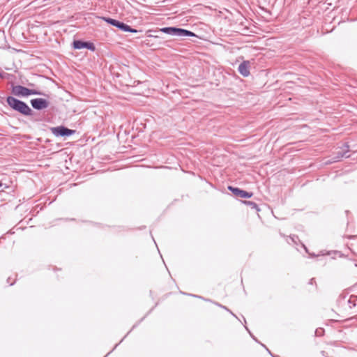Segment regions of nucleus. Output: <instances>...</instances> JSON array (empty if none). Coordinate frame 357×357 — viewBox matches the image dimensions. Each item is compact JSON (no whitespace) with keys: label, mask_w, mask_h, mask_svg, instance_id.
<instances>
[{"label":"nucleus","mask_w":357,"mask_h":357,"mask_svg":"<svg viewBox=\"0 0 357 357\" xmlns=\"http://www.w3.org/2000/svg\"><path fill=\"white\" fill-rule=\"evenodd\" d=\"M8 105L14 110L20 112V114L29 116L32 114V110L29 105L24 102L20 100L13 96L7 98Z\"/></svg>","instance_id":"nucleus-1"},{"label":"nucleus","mask_w":357,"mask_h":357,"mask_svg":"<svg viewBox=\"0 0 357 357\" xmlns=\"http://www.w3.org/2000/svg\"><path fill=\"white\" fill-rule=\"evenodd\" d=\"M160 31L169 35L175 36L181 38L196 36L195 33L190 31L173 26L162 28L160 29Z\"/></svg>","instance_id":"nucleus-2"},{"label":"nucleus","mask_w":357,"mask_h":357,"mask_svg":"<svg viewBox=\"0 0 357 357\" xmlns=\"http://www.w3.org/2000/svg\"><path fill=\"white\" fill-rule=\"evenodd\" d=\"M12 92L15 96L23 97L30 95H41V93L38 91L29 89L20 85L13 86Z\"/></svg>","instance_id":"nucleus-3"},{"label":"nucleus","mask_w":357,"mask_h":357,"mask_svg":"<svg viewBox=\"0 0 357 357\" xmlns=\"http://www.w3.org/2000/svg\"><path fill=\"white\" fill-rule=\"evenodd\" d=\"M50 130L52 133L56 137L70 136L75 132V130L69 129L63 126L52 127L50 128Z\"/></svg>","instance_id":"nucleus-4"},{"label":"nucleus","mask_w":357,"mask_h":357,"mask_svg":"<svg viewBox=\"0 0 357 357\" xmlns=\"http://www.w3.org/2000/svg\"><path fill=\"white\" fill-rule=\"evenodd\" d=\"M31 105L35 109L41 110L49 106V102L43 98H35L31 100Z\"/></svg>","instance_id":"nucleus-5"},{"label":"nucleus","mask_w":357,"mask_h":357,"mask_svg":"<svg viewBox=\"0 0 357 357\" xmlns=\"http://www.w3.org/2000/svg\"><path fill=\"white\" fill-rule=\"evenodd\" d=\"M228 189L231 192H232V193L235 196L238 197L250 198V197H251L252 196V192H248L247 191L241 190V189H239L238 188H235V187H232V186H229Z\"/></svg>","instance_id":"nucleus-6"},{"label":"nucleus","mask_w":357,"mask_h":357,"mask_svg":"<svg viewBox=\"0 0 357 357\" xmlns=\"http://www.w3.org/2000/svg\"><path fill=\"white\" fill-rule=\"evenodd\" d=\"M250 62L249 61H243L238 66V70L243 77H248L250 75Z\"/></svg>","instance_id":"nucleus-7"},{"label":"nucleus","mask_w":357,"mask_h":357,"mask_svg":"<svg viewBox=\"0 0 357 357\" xmlns=\"http://www.w3.org/2000/svg\"><path fill=\"white\" fill-rule=\"evenodd\" d=\"M73 47L75 49L77 50H80L82 48H87L89 50H93L95 49L93 43L89 42H84L82 40H74Z\"/></svg>","instance_id":"nucleus-8"},{"label":"nucleus","mask_w":357,"mask_h":357,"mask_svg":"<svg viewBox=\"0 0 357 357\" xmlns=\"http://www.w3.org/2000/svg\"><path fill=\"white\" fill-rule=\"evenodd\" d=\"M116 27L119 28V29H121L123 31H126V32L137 33L139 31L138 30L133 29L131 26H130L129 25L122 22H120V21Z\"/></svg>","instance_id":"nucleus-9"},{"label":"nucleus","mask_w":357,"mask_h":357,"mask_svg":"<svg viewBox=\"0 0 357 357\" xmlns=\"http://www.w3.org/2000/svg\"><path fill=\"white\" fill-rule=\"evenodd\" d=\"M102 20H103L105 22H107L108 24L114 26H117L119 21L116 20H114V19H112L110 17H101Z\"/></svg>","instance_id":"nucleus-10"},{"label":"nucleus","mask_w":357,"mask_h":357,"mask_svg":"<svg viewBox=\"0 0 357 357\" xmlns=\"http://www.w3.org/2000/svg\"><path fill=\"white\" fill-rule=\"evenodd\" d=\"M347 151H338L337 152V155L336 157L334 158V159L335 160H340L341 158H348L349 155H347L346 153H347Z\"/></svg>","instance_id":"nucleus-11"},{"label":"nucleus","mask_w":357,"mask_h":357,"mask_svg":"<svg viewBox=\"0 0 357 357\" xmlns=\"http://www.w3.org/2000/svg\"><path fill=\"white\" fill-rule=\"evenodd\" d=\"M357 301V296H351L349 300L347 301L348 303L349 304V307H352V306H355L356 303L355 301Z\"/></svg>","instance_id":"nucleus-12"},{"label":"nucleus","mask_w":357,"mask_h":357,"mask_svg":"<svg viewBox=\"0 0 357 357\" xmlns=\"http://www.w3.org/2000/svg\"><path fill=\"white\" fill-rule=\"evenodd\" d=\"M244 203L249 206L250 208L258 210V206L256 203L251 201H245Z\"/></svg>","instance_id":"nucleus-13"},{"label":"nucleus","mask_w":357,"mask_h":357,"mask_svg":"<svg viewBox=\"0 0 357 357\" xmlns=\"http://www.w3.org/2000/svg\"><path fill=\"white\" fill-rule=\"evenodd\" d=\"M0 78L5 79L6 78V73H0Z\"/></svg>","instance_id":"nucleus-14"},{"label":"nucleus","mask_w":357,"mask_h":357,"mask_svg":"<svg viewBox=\"0 0 357 357\" xmlns=\"http://www.w3.org/2000/svg\"><path fill=\"white\" fill-rule=\"evenodd\" d=\"M313 282H314V278H312L310 281V284H313Z\"/></svg>","instance_id":"nucleus-15"},{"label":"nucleus","mask_w":357,"mask_h":357,"mask_svg":"<svg viewBox=\"0 0 357 357\" xmlns=\"http://www.w3.org/2000/svg\"><path fill=\"white\" fill-rule=\"evenodd\" d=\"M303 248H304L305 250L307 252H308L307 249V248L304 245H303Z\"/></svg>","instance_id":"nucleus-16"},{"label":"nucleus","mask_w":357,"mask_h":357,"mask_svg":"<svg viewBox=\"0 0 357 357\" xmlns=\"http://www.w3.org/2000/svg\"><path fill=\"white\" fill-rule=\"evenodd\" d=\"M220 306H221L222 307H223L224 309H225V310H228V311H229V310H228L225 306H222V305H220Z\"/></svg>","instance_id":"nucleus-17"},{"label":"nucleus","mask_w":357,"mask_h":357,"mask_svg":"<svg viewBox=\"0 0 357 357\" xmlns=\"http://www.w3.org/2000/svg\"><path fill=\"white\" fill-rule=\"evenodd\" d=\"M310 255H311V256H312V257H314V256H315V255H314V254H310Z\"/></svg>","instance_id":"nucleus-18"},{"label":"nucleus","mask_w":357,"mask_h":357,"mask_svg":"<svg viewBox=\"0 0 357 357\" xmlns=\"http://www.w3.org/2000/svg\"><path fill=\"white\" fill-rule=\"evenodd\" d=\"M231 313L234 315V317H236V314H234L232 312H231Z\"/></svg>","instance_id":"nucleus-19"},{"label":"nucleus","mask_w":357,"mask_h":357,"mask_svg":"<svg viewBox=\"0 0 357 357\" xmlns=\"http://www.w3.org/2000/svg\"><path fill=\"white\" fill-rule=\"evenodd\" d=\"M231 313L234 315V317H236V314H234L232 312H231Z\"/></svg>","instance_id":"nucleus-20"},{"label":"nucleus","mask_w":357,"mask_h":357,"mask_svg":"<svg viewBox=\"0 0 357 357\" xmlns=\"http://www.w3.org/2000/svg\"><path fill=\"white\" fill-rule=\"evenodd\" d=\"M2 185V183L0 182V187Z\"/></svg>","instance_id":"nucleus-21"}]
</instances>
